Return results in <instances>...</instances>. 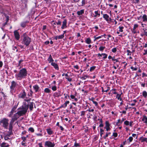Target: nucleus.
Listing matches in <instances>:
<instances>
[{"mask_svg": "<svg viewBox=\"0 0 147 147\" xmlns=\"http://www.w3.org/2000/svg\"><path fill=\"white\" fill-rule=\"evenodd\" d=\"M70 96V97L72 99H74V100L76 101H77L78 100V99L77 98H75V96L73 95H71Z\"/></svg>", "mask_w": 147, "mask_h": 147, "instance_id": "473e14b6", "label": "nucleus"}, {"mask_svg": "<svg viewBox=\"0 0 147 147\" xmlns=\"http://www.w3.org/2000/svg\"><path fill=\"white\" fill-rule=\"evenodd\" d=\"M145 142L147 143V138H142L141 140V142Z\"/></svg>", "mask_w": 147, "mask_h": 147, "instance_id": "de8ad7c7", "label": "nucleus"}, {"mask_svg": "<svg viewBox=\"0 0 147 147\" xmlns=\"http://www.w3.org/2000/svg\"><path fill=\"white\" fill-rule=\"evenodd\" d=\"M86 0H82L81 6H83L85 4Z\"/></svg>", "mask_w": 147, "mask_h": 147, "instance_id": "052dcab7", "label": "nucleus"}, {"mask_svg": "<svg viewBox=\"0 0 147 147\" xmlns=\"http://www.w3.org/2000/svg\"><path fill=\"white\" fill-rule=\"evenodd\" d=\"M143 30L144 31V35L146 36H147V32L146 31V30H147V29L143 28Z\"/></svg>", "mask_w": 147, "mask_h": 147, "instance_id": "774afa93", "label": "nucleus"}, {"mask_svg": "<svg viewBox=\"0 0 147 147\" xmlns=\"http://www.w3.org/2000/svg\"><path fill=\"white\" fill-rule=\"evenodd\" d=\"M127 55H131V52L129 50H127Z\"/></svg>", "mask_w": 147, "mask_h": 147, "instance_id": "e2e57ef3", "label": "nucleus"}, {"mask_svg": "<svg viewBox=\"0 0 147 147\" xmlns=\"http://www.w3.org/2000/svg\"><path fill=\"white\" fill-rule=\"evenodd\" d=\"M20 110H21L19 111L17 113H15V114H16V115H17L18 116V117H19L23 116L25 115L27 112L26 111L23 109H20ZM19 110H20V109Z\"/></svg>", "mask_w": 147, "mask_h": 147, "instance_id": "9d476101", "label": "nucleus"}, {"mask_svg": "<svg viewBox=\"0 0 147 147\" xmlns=\"http://www.w3.org/2000/svg\"><path fill=\"white\" fill-rule=\"evenodd\" d=\"M133 121H131L129 122V126L131 127H132L133 126Z\"/></svg>", "mask_w": 147, "mask_h": 147, "instance_id": "338daca9", "label": "nucleus"}, {"mask_svg": "<svg viewBox=\"0 0 147 147\" xmlns=\"http://www.w3.org/2000/svg\"><path fill=\"white\" fill-rule=\"evenodd\" d=\"M86 111H82L81 112V116H83L85 115Z\"/></svg>", "mask_w": 147, "mask_h": 147, "instance_id": "bf43d9fd", "label": "nucleus"}, {"mask_svg": "<svg viewBox=\"0 0 147 147\" xmlns=\"http://www.w3.org/2000/svg\"><path fill=\"white\" fill-rule=\"evenodd\" d=\"M13 33L16 39V40H19L20 39V35L19 32L17 30H16L14 31Z\"/></svg>", "mask_w": 147, "mask_h": 147, "instance_id": "9b49d317", "label": "nucleus"}, {"mask_svg": "<svg viewBox=\"0 0 147 147\" xmlns=\"http://www.w3.org/2000/svg\"><path fill=\"white\" fill-rule=\"evenodd\" d=\"M104 134V130L102 128L100 129V135L101 137H102V135Z\"/></svg>", "mask_w": 147, "mask_h": 147, "instance_id": "72a5a7b5", "label": "nucleus"}, {"mask_svg": "<svg viewBox=\"0 0 147 147\" xmlns=\"http://www.w3.org/2000/svg\"><path fill=\"white\" fill-rule=\"evenodd\" d=\"M116 89L115 88H113L111 90V91H114L115 92H112L113 94H117L116 98H117V99L119 100H122V98H121V94H122V93H121V94H119L118 93H117L116 92Z\"/></svg>", "mask_w": 147, "mask_h": 147, "instance_id": "1a4fd4ad", "label": "nucleus"}, {"mask_svg": "<svg viewBox=\"0 0 147 147\" xmlns=\"http://www.w3.org/2000/svg\"><path fill=\"white\" fill-rule=\"evenodd\" d=\"M85 42L86 43L89 44L91 43L92 41L90 38H86L85 40Z\"/></svg>", "mask_w": 147, "mask_h": 147, "instance_id": "c85d7f7f", "label": "nucleus"}, {"mask_svg": "<svg viewBox=\"0 0 147 147\" xmlns=\"http://www.w3.org/2000/svg\"><path fill=\"white\" fill-rule=\"evenodd\" d=\"M9 144L5 142H3L0 144L1 147H9Z\"/></svg>", "mask_w": 147, "mask_h": 147, "instance_id": "4be33fe9", "label": "nucleus"}, {"mask_svg": "<svg viewBox=\"0 0 147 147\" xmlns=\"http://www.w3.org/2000/svg\"><path fill=\"white\" fill-rule=\"evenodd\" d=\"M142 121H144V123H147V117L146 115H144L143 116Z\"/></svg>", "mask_w": 147, "mask_h": 147, "instance_id": "cd10ccee", "label": "nucleus"}, {"mask_svg": "<svg viewBox=\"0 0 147 147\" xmlns=\"http://www.w3.org/2000/svg\"><path fill=\"white\" fill-rule=\"evenodd\" d=\"M33 94V92L32 90V89L30 90V92L28 94V96H32Z\"/></svg>", "mask_w": 147, "mask_h": 147, "instance_id": "c03bdc74", "label": "nucleus"}, {"mask_svg": "<svg viewBox=\"0 0 147 147\" xmlns=\"http://www.w3.org/2000/svg\"><path fill=\"white\" fill-rule=\"evenodd\" d=\"M29 105L26 102H24L23 105L18 108V110L20 109H23L27 112V110L29 108Z\"/></svg>", "mask_w": 147, "mask_h": 147, "instance_id": "39448f33", "label": "nucleus"}, {"mask_svg": "<svg viewBox=\"0 0 147 147\" xmlns=\"http://www.w3.org/2000/svg\"><path fill=\"white\" fill-rule=\"evenodd\" d=\"M9 137H8L7 135L5 136L4 137V138L5 140H7L10 139V138H9Z\"/></svg>", "mask_w": 147, "mask_h": 147, "instance_id": "0e129e2a", "label": "nucleus"}, {"mask_svg": "<svg viewBox=\"0 0 147 147\" xmlns=\"http://www.w3.org/2000/svg\"><path fill=\"white\" fill-rule=\"evenodd\" d=\"M105 48V46H100L98 50L99 51H103L104 49Z\"/></svg>", "mask_w": 147, "mask_h": 147, "instance_id": "e433bc0d", "label": "nucleus"}, {"mask_svg": "<svg viewBox=\"0 0 147 147\" xmlns=\"http://www.w3.org/2000/svg\"><path fill=\"white\" fill-rule=\"evenodd\" d=\"M67 20L66 19H64L62 22V26L61 27V28L63 29L67 27Z\"/></svg>", "mask_w": 147, "mask_h": 147, "instance_id": "dca6fc26", "label": "nucleus"}, {"mask_svg": "<svg viewBox=\"0 0 147 147\" xmlns=\"http://www.w3.org/2000/svg\"><path fill=\"white\" fill-rule=\"evenodd\" d=\"M28 131H30L31 132L33 133L34 132V130L33 128L32 127H30L29 128Z\"/></svg>", "mask_w": 147, "mask_h": 147, "instance_id": "37998d69", "label": "nucleus"}, {"mask_svg": "<svg viewBox=\"0 0 147 147\" xmlns=\"http://www.w3.org/2000/svg\"><path fill=\"white\" fill-rule=\"evenodd\" d=\"M4 15L6 18V21L8 22L9 20V16L5 13H4Z\"/></svg>", "mask_w": 147, "mask_h": 147, "instance_id": "79ce46f5", "label": "nucleus"}, {"mask_svg": "<svg viewBox=\"0 0 147 147\" xmlns=\"http://www.w3.org/2000/svg\"><path fill=\"white\" fill-rule=\"evenodd\" d=\"M76 107H74L73 108V109L72 110V113L74 114H75L76 113Z\"/></svg>", "mask_w": 147, "mask_h": 147, "instance_id": "09e8293b", "label": "nucleus"}, {"mask_svg": "<svg viewBox=\"0 0 147 147\" xmlns=\"http://www.w3.org/2000/svg\"><path fill=\"white\" fill-rule=\"evenodd\" d=\"M55 145L54 142H52L50 141H46L45 143V147H54Z\"/></svg>", "mask_w": 147, "mask_h": 147, "instance_id": "0eeeda50", "label": "nucleus"}, {"mask_svg": "<svg viewBox=\"0 0 147 147\" xmlns=\"http://www.w3.org/2000/svg\"><path fill=\"white\" fill-rule=\"evenodd\" d=\"M120 59L119 58H116L115 57L114 59H113L112 61H113V63L116 65V66L117 67H118L119 66V64L117 63V62H120L121 61H119V60Z\"/></svg>", "mask_w": 147, "mask_h": 147, "instance_id": "4468645a", "label": "nucleus"}, {"mask_svg": "<svg viewBox=\"0 0 147 147\" xmlns=\"http://www.w3.org/2000/svg\"><path fill=\"white\" fill-rule=\"evenodd\" d=\"M103 37V36H101L98 37H96V36H94V41H95L96 40H98L99 38H101L102 37Z\"/></svg>", "mask_w": 147, "mask_h": 147, "instance_id": "4c0bfd02", "label": "nucleus"}, {"mask_svg": "<svg viewBox=\"0 0 147 147\" xmlns=\"http://www.w3.org/2000/svg\"><path fill=\"white\" fill-rule=\"evenodd\" d=\"M0 13L1 14H3L4 15V9L3 8H1L0 9Z\"/></svg>", "mask_w": 147, "mask_h": 147, "instance_id": "4d7b16f0", "label": "nucleus"}, {"mask_svg": "<svg viewBox=\"0 0 147 147\" xmlns=\"http://www.w3.org/2000/svg\"><path fill=\"white\" fill-rule=\"evenodd\" d=\"M9 119L6 118H3L0 120V125L4 129H7L9 123Z\"/></svg>", "mask_w": 147, "mask_h": 147, "instance_id": "7ed1b4c3", "label": "nucleus"}, {"mask_svg": "<svg viewBox=\"0 0 147 147\" xmlns=\"http://www.w3.org/2000/svg\"><path fill=\"white\" fill-rule=\"evenodd\" d=\"M102 55L104 56L103 57V59H105L107 58V54L105 53H102Z\"/></svg>", "mask_w": 147, "mask_h": 147, "instance_id": "3c124183", "label": "nucleus"}, {"mask_svg": "<svg viewBox=\"0 0 147 147\" xmlns=\"http://www.w3.org/2000/svg\"><path fill=\"white\" fill-rule=\"evenodd\" d=\"M33 88L35 90V92H37L38 91L39 89V87L38 85H35L33 86Z\"/></svg>", "mask_w": 147, "mask_h": 147, "instance_id": "5701e85b", "label": "nucleus"}, {"mask_svg": "<svg viewBox=\"0 0 147 147\" xmlns=\"http://www.w3.org/2000/svg\"><path fill=\"white\" fill-rule=\"evenodd\" d=\"M69 101H67L65 102V103L63 104L59 108H61L62 107L64 108H65L67 106V105L69 104Z\"/></svg>", "mask_w": 147, "mask_h": 147, "instance_id": "b1692460", "label": "nucleus"}, {"mask_svg": "<svg viewBox=\"0 0 147 147\" xmlns=\"http://www.w3.org/2000/svg\"><path fill=\"white\" fill-rule=\"evenodd\" d=\"M84 13V9L81 10L80 11H78L77 12V14L78 16L82 15Z\"/></svg>", "mask_w": 147, "mask_h": 147, "instance_id": "a878e982", "label": "nucleus"}, {"mask_svg": "<svg viewBox=\"0 0 147 147\" xmlns=\"http://www.w3.org/2000/svg\"><path fill=\"white\" fill-rule=\"evenodd\" d=\"M88 77L89 76H88L84 75V76H82L81 78V79L82 80H85L86 78H88Z\"/></svg>", "mask_w": 147, "mask_h": 147, "instance_id": "a18cd8bd", "label": "nucleus"}, {"mask_svg": "<svg viewBox=\"0 0 147 147\" xmlns=\"http://www.w3.org/2000/svg\"><path fill=\"white\" fill-rule=\"evenodd\" d=\"M103 17L107 22L111 21V18H109V15L107 14H103Z\"/></svg>", "mask_w": 147, "mask_h": 147, "instance_id": "2eb2a0df", "label": "nucleus"}, {"mask_svg": "<svg viewBox=\"0 0 147 147\" xmlns=\"http://www.w3.org/2000/svg\"><path fill=\"white\" fill-rule=\"evenodd\" d=\"M142 94L143 97L145 98H146L147 97V92L146 91H144L142 92Z\"/></svg>", "mask_w": 147, "mask_h": 147, "instance_id": "7c9ffc66", "label": "nucleus"}, {"mask_svg": "<svg viewBox=\"0 0 147 147\" xmlns=\"http://www.w3.org/2000/svg\"><path fill=\"white\" fill-rule=\"evenodd\" d=\"M105 126L104 127V128L106 129L107 131H110L111 129L110 127V124H109V122L108 121H106L105 122Z\"/></svg>", "mask_w": 147, "mask_h": 147, "instance_id": "ddd939ff", "label": "nucleus"}, {"mask_svg": "<svg viewBox=\"0 0 147 147\" xmlns=\"http://www.w3.org/2000/svg\"><path fill=\"white\" fill-rule=\"evenodd\" d=\"M28 23L29 21H28L22 22L20 24V26L22 28H24L26 26L27 24Z\"/></svg>", "mask_w": 147, "mask_h": 147, "instance_id": "aec40b11", "label": "nucleus"}, {"mask_svg": "<svg viewBox=\"0 0 147 147\" xmlns=\"http://www.w3.org/2000/svg\"><path fill=\"white\" fill-rule=\"evenodd\" d=\"M54 96L56 97L59 98L62 96L61 91L59 90L57 92H56L54 93Z\"/></svg>", "mask_w": 147, "mask_h": 147, "instance_id": "a211bd4d", "label": "nucleus"}, {"mask_svg": "<svg viewBox=\"0 0 147 147\" xmlns=\"http://www.w3.org/2000/svg\"><path fill=\"white\" fill-rule=\"evenodd\" d=\"M13 50L14 51H15L16 50V52H17L18 51V49H17V47L16 46H13Z\"/></svg>", "mask_w": 147, "mask_h": 147, "instance_id": "6e6d98bb", "label": "nucleus"}, {"mask_svg": "<svg viewBox=\"0 0 147 147\" xmlns=\"http://www.w3.org/2000/svg\"><path fill=\"white\" fill-rule=\"evenodd\" d=\"M118 136V134L117 133L114 132L113 133L112 136L114 137L115 138H116Z\"/></svg>", "mask_w": 147, "mask_h": 147, "instance_id": "13d9d810", "label": "nucleus"}, {"mask_svg": "<svg viewBox=\"0 0 147 147\" xmlns=\"http://www.w3.org/2000/svg\"><path fill=\"white\" fill-rule=\"evenodd\" d=\"M74 141H75L76 142L74 143V146L75 147H78L80 146V145L78 143H77L76 142V140H74Z\"/></svg>", "mask_w": 147, "mask_h": 147, "instance_id": "49530a36", "label": "nucleus"}, {"mask_svg": "<svg viewBox=\"0 0 147 147\" xmlns=\"http://www.w3.org/2000/svg\"><path fill=\"white\" fill-rule=\"evenodd\" d=\"M19 118V117H18L16 114H14L13 115V117L11 119V120L9 123V126L13 127V124L14 122Z\"/></svg>", "mask_w": 147, "mask_h": 147, "instance_id": "20e7f679", "label": "nucleus"}, {"mask_svg": "<svg viewBox=\"0 0 147 147\" xmlns=\"http://www.w3.org/2000/svg\"><path fill=\"white\" fill-rule=\"evenodd\" d=\"M52 89L53 91H55L57 90V87L56 86H55L52 87Z\"/></svg>", "mask_w": 147, "mask_h": 147, "instance_id": "69168bd1", "label": "nucleus"}, {"mask_svg": "<svg viewBox=\"0 0 147 147\" xmlns=\"http://www.w3.org/2000/svg\"><path fill=\"white\" fill-rule=\"evenodd\" d=\"M94 13L95 15H94V17H96L97 16L98 17L100 16V13H98V11H95Z\"/></svg>", "mask_w": 147, "mask_h": 147, "instance_id": "2f4dec72", "label": "nucleus"}, {"mask_svg": "<svg viewBox=\"0 0 147 147\" xmlns=\"http://www.w3.org/2000/svg\"><path fill=\"white\" fill-rule=\"evenodd\" d=\"M17 85H18L17 82L14 80L12 81L11 82V85L10 87L11 91H13L14 90L15 88Z\"/></svg>", "mask_w": 147, "mask_h": 147, "instance_id": "6e6552de", "label": "nucleus"}, {"mask_svg": "<svg viewBox=\"0 0 147 147\" xmlns=\"http://www.w3.org/2000/svg\"><path fill=\"white\" fill-rule=\"evenodd\" d=\"M96 67L95 66H93L90 67L89 71L90 72H92L96 68Z\"/></svg>", "mask_w": 147, "mask_h": 147, "instance_id": "ea45409f", "label": "nucleus"}, {"mask_svg": "<svg viewBox=\"0 0 147 147\" xmlns=\"http://www.w3.org/2000/svg\"><path fill=\"white\" fill-rule=\"evenodd\" d=\"M143 21V22H147V16L146 14H144L142 17Z\"/></svg>", "mask_w": 147, "mask_h": 147, "instance_id": "c756f323", "label": "nucleus"}, {"mask_svg": "<svg viewBox=\"0 0 147 147\" xmlns=\"http://www.w3.org/2000/svg\"><path fill=\"white\" fill-rule=\"evenodd\" d=\"M35 105L34 103L33 102H29V109L30 111H32L33 110V105Z\"/></svg>", "mask_w": 147, "mask_h": 147, "instance_id": "412c9836", "label": "nucleus"}, {"mask_svg": "<svg viewBox=\"0 0 147 147\" xmlns=\"http://www.w3.org/2000/svg\"><path fill=\"white\" fill-rule=\"evenodd\" d=\"M117 51V49L116 47L114 48L111 50L112 52L113 53H115Z\"/></svg>", "mask_w": 147, "mask_h": 147, "instance_id": "603ef678", "label": "nucleus"}, {"mask_svg": "<svg viewBox=\"0 0 147 147\" xmlns=\"http://www.w3.org/2000/svg\"><path fill=\"white\" fill-rule=\"evenodd\" d=\"M119 31L120 32H123V29H124V27L123 26H119Z\"/></svg>", "mask_w": 147, "mask_h": 147, "instance_id": "a19ab883", "label": "nucleus"}, {"mask_svg": "<svg viewBox=\"0 0 147 147\" xmlns=\"http://www.w3.org/2000/svg\"><path fill=\"white\" fill-rule=\"evenodd\" d=\"M64 37V34H62L61 35L58 36V39H61L63 38Z\"/></svg>", "mask_w": 147, "mask_h": 147, "instance_id": "8fccbe9b", "label": "nucleus"}, {"mask_svg": "<svg viewBox=\"0 0 147 147\" xmlns=\"http://www.w3.org/2000/svg\"><path fill=\"white\" fill-rule=\"evenodd\" d=\"M124 124L126 125H128L129 124V122L128 121L126 120L124 121Z\"/></svg>", "mask_w": 147, "mask_h": 147, "instance_id": "864d4df0", "label": "nucleus"}, {"mask_svg": "<svg viewBox=\"0 0 147 147\" xmlns=\"http://www.w3.org/2000/svg\"><path fill=\"white\" fill-rule=\"evenodd\" d=\"M47 60L49 61V63H51L52 62H53L54 60L53 59L51 55H50L49 56L47 59Z\"/></svg>", "mask_w": 147, "mask_h": 147, "instance_id": "393cba45", "label": "nucleus"}, {"mask_svg": "<svg viewBox=\"0 0 147 147\" xmlns=\"http://www.w3.org/2000/svg\"><path fill=\"white\" fill-rule=\"evenodd\" d=\"M23 61H24V60L22 59H21L19 61L18 64V65L17 67H18L19 66H20L21 65V63L23 62Z\"/></svg>", "mask_w": 147, "mask_h": 147, "instance_id": "5fc2aeb1", "label": "nucleus"}, {"mask_svg": "<svg viewBox=\"0 0 147 147\" xmlns=\"http://www.w3.org/2000/svg\"><path fill=\"white\" fill-rule=\"evenodd\" d=\"M133 140V138L131 136H130L129 137V138L127 139V142H129V143L131 142Z\"/></svg>", "mask_w": 147, "mask_h": 147, "instance_id": "58836bf2", "label": "nucleus"}, {"mask_svg": "<svg viewBox=\"0 0 147 147\" xmlns=\"http://www.w3.org/2000/svg\"><path fill=\"white\" fill-rule=\"evenodd\" d=\"M94 111V109L92 108L91 109H88L86 110V111H88L89 112H93Z\"/></svg>", "mask_w": 147, "mask_h": 147, "instance_id": "680f3d73", "label": "nucleus"}, {"mask_svg": "<svg viewBox=\"0 0 147 147\" xmlns=\"http://www.w3.org/2000/svg\"><path fill=\"white\" fill-rule=\"evenodd\" d=\"M20 40L21 41L22 44L26 47L28 46L32 41L31 38L28 36L26 32L24 33L21 36Z\"/></svg>", "mask_w": 147, "mask_h": 147, "instance_id": "f257e3e1", "label": "nucleus"}, {"mask_svg": "<svg viewBox=\"0 0 147 147\" xmlns=\"http://www.w3.org/2000/svg\"><path fill=\"white\" fill-rule=\"evenodd\" d=\"M46 131L48 134L49 135H51L53 134V131L51 130V128H49L46 129Z\"/></svg>", "mask_w": 147, "mask_h": 147, "instance_id": "bb28decb", "label": "nucleus"}, {"mask_svg": "<svg viewBox=\"0 0 147 147\" xmlns=\"http://www.w3.org/2000/svg\"><path fill=\"white\" fill-rule=\"evenodd\" d=\"M17 105H15L12 108L11 111L10 112L9 114L8 115V117H11L13 113L16 109Z\"/></svg>", "mask_w": 147, "mask_h": 147, "instance_id": "f8f14e48", "label": "nucleus"}, {"mask_svg": "<svg viewBox=\"0 0 147 147\" xmlns=\"http://www.w3.org/2000/svg\"><path fill=\"white\" fill-rule=\"evenodd\" d=\"M26 94L25 90L23 89L18 95V97L19 98L24 99L26 97Z\"/></svg>", "mask_w": 147, "mask_h": 147, "instance_id": "423d86ee", "label": "nucleus"}, {"mask_svg": "<svg viewBox=\"0 0 147 147\" xmlns=\"http://www.w3.org/2000/svg\"><path fill=\"white\" fill-rule=\"evenodd\" d=\"M44 92L46 93H50L51 91L48 88H46L44 90Z\"/></svg>", "mask_w": 147, "mask_h": 147, "instance_id": "f704fd0d", "label": "nucleus"}, {"mask_svg": "<svg viewBox=\"0 0 147 147\" xmlns=\"http://www.w3.org/2000/svg\"><path fill=\"white\" fill-rule=\"evenodd\" d=\"M27 71L25 68L20 69L17 74L15 75V77L17 80H20L25 78L27 76Z\"/></svg>", "mask_w": 147, "mask_h": 147, "instance_id": "f03ea898", "label": "nucleus"}, {"mask_svg": "<svg viewBox=\"0 0 147 147\" xmlns=\"http://www.w3.org/2000/svg\"><path fill=\"white\" fill-rule=\"evenodd\" d=\"M51 65L53 66L54 68L56 70H59V67L58 65L54 62H52Z\"/></svg>", "mask_w": 147, "mask_h": 147, "instance_id": "f3484780", "label": "nucleus"}, {"mask_svg": "<svg viewBox=\"0 0 147 147\" xmlns=\"http://www.w3.org/2000/svg\"><path fill=\"white\" fill-rule=\"evenodd\" d=\"M13 128V127H11L9 126V134H7V135L8 136V137H10L11 135L13 134L12 132V129Z\"/></svg>", "mask_w": 147, "mask_h": 147, "instance_id": "6ab92c4d", "label": "nucleus"}, {"mask_svg": "<svg viewBox=\"0 0 147 147\" xmlns=\"http://www.w3.org/2000/svg\"><path fill=\"white\" fill-rule=\"evenodd\" d=\"M111 134V133L110 132H106L105 136H103V137L104 139H106V138L108 137L109 135H110Z\"/></svg>", "mask_w": 147, "mask_h": 147, "instance_id": "c9c22d12", "label": "nucleus"}]
</instances>
